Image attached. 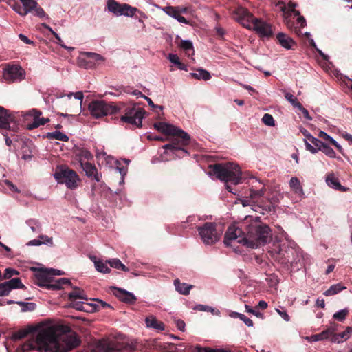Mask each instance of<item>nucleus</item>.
<instances>
[{"label": "nucleus", "instance_id": "nucleus-42", "mask_svg": "<svg viewBox=\"0 0 352 352\" xmlns=\"http://www.w3.org/2000/svg\"><path fill=\"white\" fill-rule=\"evenodd\" d=\"M322 151L327 156L331 158L336 157V153L332 148L323 143V146L318 148V151Z\"/></svg>", "mask_w": 352, "mask_h": 352}, {"label": "nucleus", "instance_id": "nucleus-17", "mask_svg": "<svg viewBox=\"0 0 352 352\" xmlns=\"http://www.w3.org/2000/svg\"><path fill=\"white\" fill-rule=\"evenodd\" d=\"M265 192V188L263 185L262 187L258 190H254L253 188L250 189L249 196L247 197L245 199H242L241 204L243 206H252L253 203H254V200L257 198H260L264 195Z\"/></svg>", "mask_w": 352, "mask_h": 352}, {"label": "nucleus", "instance_id": "nucleus-48", "mask_svg": "<svg viewBox=\"0 0 352 352\" xmlns=\"http://www.w3.org/2000/svg\"><path fill=\"white\" fill-rule=\"evenodd\" d=\"M262 121L267 126H274L275 125L274 118L269 113H265L263 116Z\"/></svg>", "mask_w": 352, "mask_h": 352}, {"label": "nucleus", "instance_id": "nucleus-27", "mask_svg": "<svg viewBox=\"0 0 352 352\" xmlns=\"http://www.w3.org/2000/svg\"><path fill=\"white\" fill-rule=\"evenodd\" d=\"M336 331L334 327H329L327 329L322 331L320 333L312 335L310 337V340L314 342L323 340L329 338L331 335H333V332Z\"/></svg>", "mask_w": 352, "mask_h": 352}, {"label": "nucleus", "instance_id": "nucleus-36", "mask_svg": "<svg viewBox=\"0 0 352 352\" xmlns=\"http://www.w3.org/2000/svg\"><path fill=\"white\" fill-rule=\"evenodd\" d=\"M168 60L175 65L181 70L187 71V65L180 61L179 56L177 54H169Z\"/></svg>", "mask_w": 352, "mask_h": 352}, {"label": "nucleus", "instance_id": "nucleus-20", "mask_svg": "<svg viewBox=\"0 0 352 352\" xmlns=\"http://www.w3.org/2000/svg\"><path fill=\"white\" fill-rule=\"evenodd\" d=\"M163 10L169 16L173 17L177 19L179 22L183 23L187 25H190V21L187 20L186 18L182 16L179 13L178 7L177 6H166L164 8Z\"/></svg>", "mask_w": 352, "mask_h": 352}, {"label": "nucleus", "instance_id": "nucleus-23", "mask_svg": "<svg viewBox=\"0 0 352 352\" xmlns=\"http://www.w3.org/2000/svg\"><path fill=\"white\" fill-rule=\"evenodd\" d=\"M34 146L31 142H23L21 148V158L25 161H29L33 157Z\"/></svg>", "mask_w": 352, "mask_h": 352}, {"label": "nucleus", "instance_id": "nucleus-58", "mask_svg": "<svg viewBox=\"0 0 352 352\" xmlns=\"http://www.w3.org/2000/svg\"><path fill=\"white\" fill-rule=\"evenodd\" d=\"M10 291L8 289L5 282L0 283V296H8Z\"/></svg>", "mask_w": 352, "mask_h": 352}, {"label": "nucleus", "instance_id": "nucleus-53", "mask_svg": "<svg viewBox=\"0 0 352 352\" xmlns=\"http://www.w3.org/2000/svg\"><path fill=\"white\" fill-rule=\"evenodd\" d=\"M19 274V272L12 269L6 268L3 274V278L5 279H10L12 276Z\"/></svg>", "mask_w": 352, "mask_h": 352}, {"label": "nucleus", "instance_id": "nucleus-61", "mask_svg": "<svg viewBox=\"0 0 352 352\" xmlns=\"http://www.w3.org/2000/svg\"><path fill=\"white\" fill-rule=\"evenodd\" d=\"M318 136L320 138H322L326 141H328L330 144H331L332 141L334 140L333 138H332L330 135H329L327 133H325L324 131H320Z\"/></svg>", "mask_w": 352, "mask_h": 352}, {"label": "nucleus", "instance_id": "nucleus-16", "mask_svg": "<svg viewBox=\"0 0 352 352\" xmlns=\"http://www.w3.org/2000/svg\"><path fill=\"white\" fill-rule=\"evenodd\" d=\"M111 289L113 290V294L125 303L133 305L137 300V298L133 293L116 287H112Z\"/></svg>", "mask_w": 352, "mask_h": 352}, {"label": "nucleus", "instance_id": "nucleus-44", "mask_svg": "<svg viewBox=\"0 0 352 352\" xmlns=\"http://www.w3.org/2000/svg\"><path fill=\"white\" fill-rule=\"evenodd\" d=\"M348 314H349V310L347 309H342V310H340V311L336 312L333 314V318L335 320H337L340 322H342L344 320V319L346 318V317L347 316Z\"/></svg>", "mask_w": 352, "mask_h": 352}, {"label": "nucleus", "instance_id": "nucleus-56", "mask_svg": "<svg viewBox=\"0 0 352 352\" xmlns=\"http://www.w3.org/2000/svg\"><path fill=\"white\" fill-rule=\"evenodd\" d=\"M308 140L309 142H311L315 146V148H319L323 146L324 142H322L320 140L314 138L313 135Z\"/></svg>", "mask_w": 352, "mask_h": 352}, {"label": "nucleus", "instance_id": "nucleus-49", "mask_svg": "<svg viewBox=\"0 0 352 352\" xmlns=\"http://www.w3.org/2000/svg\"><path fill=\"white\" fill-rule=\"evenodd\" d=\"M285 98L296 108H298V104H300L298 99L289 92L285 93Z\"/></svg>", "mask_w": 352, "mask_h": 352}, {"label": "nucleus", "instance_id": "nucleus-2", "mask_svg": "<svg viewBox=\"0 0 352 352\" xmlns=\"http://www.w3.org/2000/svg\"><path fill=\"white\" fill-rule=\"evenodd\" d=\"M154 127L162 133L172 136L170 142L163 146V148L170 151L179 158L189 154L185 147L190 144V136L186 132L165 122H156Z\"/></svg>", "mask_w": 352, "mask_h": 352}, {"label": "nucleus", "instance_id": "nucleus-3", "mask_svg": "<svg viewBox=\"0 0 352 352\" xmlns=\"http://www.w3.org/2000/svg\"><path fill=\"white\" fill-rule=\"evenodd\" d=\"M232 17L243 27L254 30L261 37L270 38L274 34L271 24L255 17L246 8L238 7L234 10Z\"/></svg>", "mask_w": 352, "mask_h": 352}, {"label": "nucleus", "instance_id": "nucleus-13", "mask_svg": "<svg viewBox=\"0 0 352 352\" xmlns=\"http://www.w3.org/2000/svg\"><path fill=\"white\" fill-rule=\"evenodd\" d=\"M4 78L9 82L21 80L25 78V72L19 65H9L3 74Z\"/></svg>", "mask_w": 352, "mask_h": 352}, {"label": "nucleus", "instance_id": "nucleus-10", "mask_svg": "<svg viewBox=\"0 0 352 352\" xmlns=\"http://www.w3.org/2000/svg\"><path fill=\"white\" fill-rule=\"evenodd\" d=\"M124 114L121 116L120 121L140 128L145 111L140 107L134 105L128 107L124 111Z\"/></svg>", "mask_w": 352, "mask_h": 352}, {"label": "nucleus", "instance_id": "nucleus-52", "mask_svg": "<svg viewBox=\"0 0 352 352\" xmlns=\"http://www.w3.org/2000/svg\"><path fill=\"white\" fill-rule=\"evenodd\" d=\"M43 27L48 30L50 32H51V33L54 36V37L56 38L57 40V43L58 44H60L62 47H63L64 48H67V47L65 45H63L62 44V43L63 42V40L60 38V37L58 36V34L57 33H56L49 25H47V24L45 23H43Z\"/></svg>", "mask_w": 352, "mask_h": 352}, {"label": "nucleus", "instance_id": "nucleus-31", "mask_svg": "<svg viewBox=\"0 0 352 352\" xmlns=\"http://www.w3.org/2000/svg\"><path fill=\"white\" fill-rule=\"evenodd\" d=\"M45 137L50 140L55 139V140H58L63 141V142H68L69 141V137L67 135H65L58 131L47 133L46 134Z\"/></svg>", "mask_w": 352, "mask_h": 352}, {"label": "nucleus", "instance_id": "nucleus-28", "mask_svg": "<svg viewBox=\"0 0 352 352\" xmlns=\"http://www.w3.org/2000/svg\"><path fill=\"white\" fill-rule=\"evenodd\" d=\"M326 182L328 186L335 188L336 190H338L342 192H345L346 190V188L340 184L338 178L335 177V175L333 174H330L327 176Z\"/></svg>", "mask_w": 352, "mask_h": 352}, {"label": "nucleus", "instance_id": "nucleus-35", "mask_svg": "<svg viewBox=\"0 0 352 352\" xmlns=\"http://www.w3.org/2000/svg\"><path fill=\"white\" fill-rule=\"evenodd\" d=\"M26 12V15L29 12H33L34 9L38 6V3L34 0H20Z\"/></svg>", "mask_w": 352, "mask_h": 352}, {"label": "nucleus", "instance_id": "nucleus-34", "mask_svg": "<svg viewBox=\"0 0 352 352\" xmlns=\"http://www.w3.org/2000/svg\"><path fill=\"white\" fill-rule=\"evenodd\" d=\"M6 286L8 287V290L10 292L11 289H18V288H24L25 285L21 283V280L19 278H14L10 279L8 281L5 282Z\"/></svg>", "mask_w": 352, "mask_h": 352}, {"label": "nucleus", "instance_id": "nucleus-59", "mask_svg": "<svg viewBox=\"0 0 352 352\" xmlns=\"http://www.w3.org/2000/svg\"><path fill=\"white\" fill-rule=\"evenodd\" d=\"M33 11L34 12V14L40 18L45 17L46 16L44 10L41 7H38V6L34 9Z\"/></svg>", "mask_w": 352, "mask_h": 352}, {"label": "nucleus", "instance_id": "nucleus-18", "mask_svg": "<svg viewBox=\"0 0 352 352\" xmlns=\"http://www.w3.org/2000/svg\"><path fill=\"white\" fill-rule=\"evenodd\" d=\"M80 167L85 172L86 175L91 178L96 182H100L101 179V175L98 173V170L95 165L90 162H80Z\"/></svg>", "mask_w": 352, "mask_h": 352}, {"label": "nucleus", "instance_id": "nucleus-32", "mask_svg": "<svg viewBox=\"0 0 352 352\" xmlns=\"http://www.w3.org/2000/svg\"><path fill=\"white\" fill-rule=\"evenodd\" d=\"M197 71V73H190V76L198 80H208L211 78V75L208 71L203 69H198Z\"/></svg>", "mask_w": 352, "mask_h": 352}, {"label": "nucleus", "instance_id": "nucleus-40", "mask_svg": "<svg viewBox=\"0 0 352 352\" xmlns=\"http://www.w3.org/2000/svg\"><path fill=\"white\" fill-rule=\"evenodd\" d=\"M121 3H118L116 0H108L107 1V8L108 10L115 15H116L117 12H119L118 9H120Z\"/></svg>", "mask_w": 352, "mask_h": 352}, {"label": "nucleus", "instance_id": "nucleus-51", "mask_svg": "<svg viewBox=\"0 0 352 352\" xmlns=\"http://www.w3.org/2000/svg\"><path fill=\"white\" fill-rule=\"evenodd\" d=\"M27 223L29 225L32 232L41 231V230L40 223L36 220L30 219L27 221Z\"/></svg>", "mask_w": 352, "mask_h": 352}, {"label": "nucleus", "instance_id": "nucleus-43", "mask_svg": "<svg viewBox=\"0 0 352 352\" xmlns=\"http://www.w3.org/2000/svg\"><path fill=\"white\" fill-rule=\"evenodd\" d=\"M95 267L96 270L102 273H109L111 271V269L107 265L106 263H104L102 261H95Z\"/></svg>", "mask_w": 352, "mask_h": 352}, {"label": "nucleus", "instance_id": "nucleus-24", "mask_svg": "<svg viewBox=\"0 0 352 352\" xmlns=\"http://www.w3.org/2000/svg\"><path fill=\"white\" fill-rule=\"evenodd\" d=\"M145 322L147 327L155 329L157 331L164 330V324L158 320L154 316H149L146 318Z\"/></svg>", "mask_w": 352, "mask_h": 352}, {"label": "nucleus", "instance_id": "nucleus-14", "mask_svg": "<svg viewBox=\"0 0 352 352\" xmlns=\"http://www.w3.org/2000/svg\"><path fill=\"white\" fill-rule=\"evenodd\" d=\"M245 236V230H243L242 228H239L234 226H230L225 234L223 241L224 244L226 246H230L231 245L230 242L233 240H237L238 243H240L239 239Z\"/></svg>", "mask_w": 352, "mask_h": 352}, {"label": "nucleus", "instance_id": "nucleus-39", "mask_svg": "<svg viewBox=\"0 0 352 352\" xmlns=\"http://www.w3.org/2000/svg\"><path fill=\"white\" fill-rule=\"evenodd\" d=\"M195 351L196 352H230V351L223 349H212L210 347H203L199 344L195 346Z\"/></svg>", "mask_w": 352, "mask_h": 352}, {"label": "nucleus", "instance_id": "nucleus-33", "mask_svg": "<svg viewBox=\"0 0 352 352\" xmlns=\"http://www.w3.org/2000/svg\"><path fill=\"white\" fill-rule=\"evenodd\" d=\"M345 289L346 287L342 285L341 283L334 284L324 292V295L327 296H333L337 294Z\"/></svg>", "mask_w": 352, "mask_h": 352}, {"label": "nucleus", "instance_id": "nucleus-47", "mask_svg": "<svg viewBox=\"0 0 352 352\" xmlns=\"http://www.w3.org/2000/svg\"><path fill=\"white\" fill-rule=\"evenodd\" d=\"M20 305L23 311H33L36 308V304L33 302H17Z\"/></svg>", "mask_w": 352, "mask_h": 352}, {"label": "nucleus", "instance_id": "nucleus-63", "mask_svg": "<svg viewBox=\"0 0 352 352\" xmlns=\"http://www.w3.org/2000/svg\"><path fill=\"white\" fill-rule=\"evenodd\" d=\"M296 3L292 2V1H290L288 3V9L290 12H294L295 14V15H298L299 16L300 15V12L298 11V10H296Z\"/></svg>", "mask_w": 352, "mask_h": 352}, {"label": "nucleus", "instance_id": "nucleus-25", "mask_svg": "<svg viewBox=\"0 0 352 352\" xmlns=\"http://www.w3.org/2000/svg\"><path fill=\"white\" fill-rule=\"evenodd\" d=\"M118 11L116 16L124 15L126 16H133L137 12H139L138 8L132 7L127 3H121Z\"/></svg>", "mask_w": 352, "mask_h": 352}, {"label": "nucleus", "instance_id": "nucleus-64", "mask_svg": "<svg viewBox=\"0 0 352 352\" xmlns=\"http://www.w3.org/2000/svg\"><path fill=\"white\" fill-rule=\"evenodd\" d=\"M305 144L307 150L310 151L311 153H316L318 152V148H316L310 144L307 140H305Z\"/></svg>", "mask_w": 352, "mask_h": 352}, {"label": "nucleus", "instance_id": "nucleus-29", "mask_svg": "<svg viewBox=\"0 0 352 352\" xmlns=\"http://www.w3.org/2000/svg\"><path fill=\"white\" fill-rule=\"evenodd\" d=\"M174 285L176 290L181 294L188 295L190 290L193 287V285L187 284L186 283H181L179 279L174 280Z\"/></svg>", "mask_w": 352, "mask_h": 352}, {"label": "nucleus", "instance_id": "nucleus-50", "mask_svg": "<svg viewBox=\"0 0 352 352\" xmlns=\"http://www.w3.org/2000/svg\"><path fill=\"white\" fill-rule=\"evenodd\" d=\"M12 8L15 12H16L21 16L26 15V12L25 11L24 8H23V6L20 3L14 2V4L12 6Z\"/></svg>", "mask_w": 352, "mask_h": 352}, {"label": "nucleus", "instance_id": "nucleus-6", "mask_svg": "<svg viewBox=\"0 0 352 352\" xmlns=\"http://www.w3.org/2000/svg\"><path fill=\"white\" fill-rule=\"evenodd\" d=\"M197 230L203 243L208 245L217 243L223 232L221 229L218 228V225L213 222H206L202 226H198Z\"/></svg>", "mask_w": 352, "mask_h": 352}, {"label": "nucleus", "instance_id": "nucleus-38", "mask_svg": "<svg viewBox=\"0 0 352 352\" xmlns=\"http://www.w3.org/2000/svg\"><path fill=\"white\" fill-rule=\"evenodd\" d=\"M179 47L186 52L188 56L190 55V52L192 54L194 53L193 45L190 41H182Z\"/></svg>", "mask_w": 352, "mask_h": 352}, {"label": "nucleus", "instance_id": "nucleus-54", "mask_svg": "<svg viewBox=\"0 0 352 352\" xmlns=\"http://www.w3.org/2000/svg\"><path fill=\"white\" fill-rule=\"evenodd\" d=\"M39 238L41 239V240L42 241V244L45 243V244H47L50 246L54 245L53 239L52 237H49L47 235H41L39 236Z\"/></svg>", "mask_w": 352, "mask_h": 352}, {"label": "nucleus", "instance_id": "nucleus-45", "mask_svg": "<svg viewBox=\"0 0 352 352\" xmlns=\"http://www.w3.org/2000/svg\"><path fill=\"white\" fill-rule=\"evenodd\" d=\"M232 316L240 318L248 327L253 326L252 320L250 318L246 317L244 314H240V313H237V312H233L232 314Z\"/></svg>", "mask_w": 352, "mask_h": 352}, {"label": "nucleus", "instance_id": "nucleus-5", "mask_svg": "<svg viewBox=\"0 0 352 352\" xmlns=\"http://www.w3.org/2000/svg\"><path fill=\"white\" fill-rule=\"evenodd\" d=\"M212 173L216 177L226 183L231 182L234 185H236L241 182V171L239 165L232 162H227L224 164H215L210 166Z\"/></svg>", "mask_w": 352, "mask_h": 352}, {"label": "nucleus", "instance_id": "nucleus-57", "mask_svg": "<svg viewBox=\"0 0 352 352\" xmlns=\"http://www.w3.org/2000/svg\"><path fill=\"white\" fill-rule=\"evenodd\" d=\"M276 311L285 321H289L290 317L283 307L281 309H276Z\"/></svg>", "mask_w": 352, "mask_h": 352}, {"label": "nucleus", "instance_id": "nucleus-15", "mask_svg": "<svg viewBox=\"0 0 352 352\" xmlns=\"http://www.w3.org/2000/svg\"><path fill=\"white\" fill-rule=\"evenodd\" d=\"M42 112L36 109H32L29 111L28 115L32 116L34 118V121L27 126L29 130L34 129L40 126L45 125L46 123L50 122L49 118H41L40 116Z\"/></svg>", "mask_w": 352, "mask_h": 352}, {"label": "nucleus", "instance_id": "nucleus-30", "mask_svg": "<svg viewBox=\"0 0 352 352\" xmlns=\"http://www.w3.org/2000/svg\"><path fill=\"white\" fill-rule=\"evenodd\" d=\"M76 155L79 158V162L84 160H91L94 158L93 155L87 148H78L75 151Z\"/></svg>", "mask_w": 352, "mask_h": 352}, {"label": "nucleus", "instance_id": "nucleus-19", "mask_svg": "<svg viewBox=\"0 0 352 352\" xmlns=\"http://www.w3.org/2000/svg\"><path fill=\"white\" fill-rule=\"evenodd\" d=\"M70 301V306L76 310L83 311H94L97 310L98 305H92L89 303H85L76 300H69Z\"/></svg>", "mask_w": 352, "mask_h": 352}, {"label": "nucleus", "instance_id": "nucleus-46", "mask_svg": "<svg viewBox=\"0 0 352 352\" xmlns=\"http://www.w3.org/2000/svg\"><path fill=\"white\" fill-rule=\"evenodd\" d=\"M289 186L296 191V192H298V191H302L300 181L297 177H292L290 179Z\"/></svg>", "mask_w": 352, "mask_h": 352}, {"label": "nucleus", "instance_id": "nucleus-12", "mask_svg": "<svg viewBox=\"0 0 352 352\" xmlns=\"http://www.w3.org/2000/svg\"><path fill=\"white\" fill-rule=\"evenodd\" d=\"M18 129L14 115L0 106V130H10L16 131Z\"/></svg>", "mask_w": 352, "mask_h": 352}, {"label": "nucleus", "instance_id": "nucleus-11", "mask_svg": "<svg viewBox=\"0 0 352 352\" xmlns=\"http://www.w3.org/2000/svg\"><path fill=\"white\" fill-rule=\"evenodd\" d=\"M104 58L99 54L84 52L78 58V65L85 69H92L96 64L104 61Z\"/></svg>", "mask_w": 352, "mask_h": 352}, {"label": "nucleus", "instance_id": "nucleus-62", "mask_svg": "<svg viewBox=\"0 0 352 352\" xmlns=\"http://www.w3.org/2000/svg\"><path fill=\"white\" fill-rule=\"evenodd\" d=\"M72 95H74L75 98L80 100L79 104L81 105L83 98H84L83 93L82 91H78V92H76L75 94L71 93L70 94L68 95L69 98H71V96Z\"/></svg>", "mask_w": 352, "mask_h": 352}, {"label": "nucleus", "instance_id": "nucleus-8", "mask_svg": "<svg viewBox=\"0 0 352 352\" xmlns=\"http://www.w3.org/2000/svg\"><path fill=\"white\" fill-rule=\"evenodd\" d=\"M91 115L100 118L109 114H113L120 111V109L113 102H107L104 100H94L89 104Z\"/></svg>", "mask_w": 352, "mask_h": 352}, {"label": "nucleus", "instance_id": "nucleus-7", "mask_svg": "<svg viewBox=\"0 0 352 352\" xmlns=\"http://www.w3.org/2000/svg\"><path fill=\"white\" fill-rule=\"evenodd\" d=\"M35 282L39 287L51 290L60 289L64 285L70 284L69 280L66 278L54 280L43 270H39L35 274Z\"/></svg>", "mask_w": 352, "mask_h": 352}, {"label": "nucleus", "instance_id": "nucleus-21", "mask_svg": "<svg viewBox=\"0 0 352 352\" xmlns=\"http://www.w3.org/2000/svg\"><path fill=\"white\" fill-rule=\"evenodd\" d=\"M276 39L278 43L287 50H291L294 45H296V42L291 37L283 32L277 34Z\"/></svg>", "mask_w": 352, "mask_h": 352}, {"label": "nucleus", "instance_id": "nucleus-60", "mask_svg": "<svg viewBox=\"0 0 352 352\" xmlns=\"http://www.w3.org/2000/svg\"><path fill=\"white\" fill-rule=\"evenodd\" d=\"M245 309L248 312L254 314V316H256L258 318H262L263 317V314L262 313L254 310L250 306H249L248 305H245Z\"/></svg>", "mask_w": 352, "mask_h": 352}, {"label": "nucleus", "instance_id": "nucleus-1", "mask_svg": "<svg viewBox=\"0 0 352 352\" xmlns=\"http://www.w3.org/2000/svg\"><path fill=\"white\" fill-rule=\"evenodd\" d=\"M35 333H37L35 339L25 346L30 349L37 346L40 352H69L81 343L78 335L72 331L69 326L59 323L45 327L41 324L30 325L14 332L12 339L21 340Z\"/></svg>", "mask_w": 352, "mask_h": 352}, {"label": "nucleus", "instance_id": "nucleus-22", "mask_svg": "<svg viewBox=\"0 0 352 352\" xmlns=\"http://www.w3.org/2000/svg\"><path fill=\"white\" fill-rule=\"evenodd\" d=\"M294 250L285 246V244L280 245L278 252L277 258L282 263H287L290 261V254H293Z\"/></svg>", "mask_w": 352, "mask_h": 352}, {"label": "nucleus", "instance_id": "nucleus-41", "mask_svg": "<svg viewBox=\"0 0 352 352\" xmlns=\"http://www.w3.org/2000/svg\"><path fill=\"white\" fill-rule=\"evenodd\" d=\"M111 267L122 271H129V268L126 267L121 261L118 258H114L109 261Z\"/></svg>", "mask_w": 352, "mask_h": 352}, {"label": "nucleus", "instance_id": "nucleus-9", "mask_svg": "<svg viewBox=\"0 0 352 352\" xmlns=\"http://www.w3.org/2000/svg\"><path fill=\"white\" fill-rule=\"evenodd\" d=\"M54 177L58 183L65 184L70 189L77 188L78 182L80 181L78 175L74 170L64 166L58 168Z\"/></svg>", "mask_w": 352, "mask_h": 352}, {"label": "nucleus", "instance_id": "nucleus-37", "mask_svg": "<svg viewBox=\"0 0 352 352\" xmlns=\"http://www.w3.org/2000/svg\"><path fill=\"white\" fill-rule=\"evenodd\" d=\"M87 300L84 292L78 288H75L73 292L69 294V300Z\"/></svg>", "mask_w": 352, "mask_h": 352}, {"label": "nucleus", "instance_id": "nucleus-4", "mask_svg": "<svg viewBox=\"0 0 352 352\" xmlns=\"http://www.w3.org/2000/svg\"><path fill=\"white\" fill-rule=\"evenodd\" d=\"M244 237L239 239L240 243L256 248L264 245L271 240L272 231L268 226L254 223L245 227Z\"/></svg>", "mask_w": 352, "mask_h": 352}, {"label": "nucleus", "instance_id": "nucleus-55", "mask_svg": "<svg viewBox=\"0 0 352 352\" xmlns=\"http://www.w3.org/2000/svg\"><path fill=\"white\" fill-rule=\"evenodd\" d=\"M298 109L302 112L303 116L306 119L309 120H312V118L309 116V111L305 108H304L301 104H298Z\"/></svg>", "mask_w": 352, "mask_h": 352}, {"label": "nucleus", "instance_id": "nucleus-26", "mask_svg": "<svg viewBox=\"0 0 352 352\" xmlns=\"http://www.w3.org/2000/svg\"><path fill=\"white\" fill-rule=\"evenodd\" d=\"M352 333V327H347L346 330L340 333H335L333 332V335H331V342L340 343L343 342V340H347L350 335Z\"/></svg>", "mask_w": 352, "mask_h": 352}]
</instances>
